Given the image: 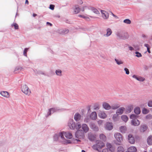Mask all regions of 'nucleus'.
<instances>
[{
	"instance_id": "nucleus-1",
	"label": "nucleus",
	"mask_w": 152,
	"mask_h": 152,
	"mask_svg": "<svg viewBox=\"0 0 152 152\" xmlns=\"http://www.w3.org/2000/svg\"><path fill=\"white\" fill-rule=\"evenodd\" d=\"M104 146L105 144L102 141L97 140L96 141V144L92 146V148L94 150L99 152L100 151L99 150L102 149Z\"/></svg>"
},
{
	"instance_id": "nucleus-2",
	"label": "nucleus",
	"mask_w": 152,
	"mask_h": 152,
	"mask_svg": "<svg viewBox=\"0 0 152 152\" xmlns=\"http://www.w3.org/2000/svg\"><path fill=\"white\" fill-rule=\"evenodd\" d=\"M64 132H62L56 133L53 136V141H54L58 142H61L59 140V137H60L62 140L63 138Z\"/></svg>"
},
{
	"instance_id": "nucleus-3",
	"label": "nucleus",
	"mask_w": 152,
	"mask_h": 152,
	"mask_svg": "<svg viewBox=\"0 0 152 152\" xmlns=\"http://www.w3.org/2000/svg\"><path fill=\"white\" fill-rule=\"evenodd\" d=\"M84 135V132L82 130H77L75 134V137L80 139H83Z\"/></svg>"
},
{
	"instance_id": "nucleus-4",
	"label": "nucleus",
	"mask_w": 152,
	"mask_h": 152,
	"mask_svg": "<svg viewBox=\"0 0 152 152\" xmlns=\"http://www.w3.org/2000/svg\"><path fill=\"white\" fill-rule=\"evenodd\" d=\"M21 90L26 95H29L31 93L30 90L26 85L21 86Z\"/></svg>"
},
{
	"instance_id": "nucleus-5",
	"label": "nucleus",
	"mask_w": 152,
	"mask_h": 152,
	"mask_svg": "<svg viewBox=\"0 0 152 152\" xmlns=\"http://www.w3.org/2000/svg\"><path fill=\"white\" fill-rule=\"evenodd\" d=\"M59 109L58 107L52 108L48 110V112L47 114L45 115V117H47L48 116H49L59 110Z\"/></svg>"
},
{
	"instance_id": "nucleus-6",
	"label": "nucleus",
	"mask_w": 152,
	"mask_h": 152,
	"mask_svg": "<svg viewBox=\"0 0 152 152\" xmlns=\"http://www.w3.org/2000/svg\"><path fill=\"white\" fill-rule=\"evenodd\" d=\"M75 123L73 120L72 119H69L68 122V126L71 129H75Z\"/></svg>"
},
{
	"instance_id": "nucleus-7",
	"label": "nucleus",
	"mask_w": 152,
	"mask_h": 152,
	"mask_svg": "<svg viewBox=\"0 0 152 152\" xmlns=\"http://www.w3.org/2000/svg\"><path fill=\"white\" fill-rule=\"evenodd\" d=\"M90 127L94 131L97 132L99 131L98 127L96 126L95 123L91 122L89 123Z\"/></svg>"
},
{
	"instance_id": "nucleus-8",
	"label": "nucleus",
	"mask_w": 152,
	"mask_h": 152,
	"mask_svg": "<svg viewBox=\"0 0 152 152\" xmlns=\"http://www.w3.org/2000/svg\"><path fill=\"white\" fill-rule=\"evenodd\" d=\"M114 137L117 141L121 142L122 140V135L119 133H116L114 134Z\"/></svg>"
},
{
	"instance_id": "nucleus-9",
	"label": "nucleus",
	"mask_w": 152,
	"mask_h": 152,
	"mask_svg": "<svg viewBox=\"0 0 152 152\" xmlns=\"http://www.w3.org/2000/svg\"><path fill=\"white\" fill-rule=\"evenodd\" d=\"M131 124L132 125L134 126H138L140 124V122L137 119H134L132 120Z\"/></svg>"
},
{
	"instance_id": "nucleus-10",
	"label": "nucleus",
	"mask_w": 152,
	"mask_h": 152,
	"mask_svg": "<svg viewBox=\"0 0 152 152\" xmlns=\"http://www.w3.org/2000/svg\"><path fill=\"white\" fill-rule=\"evenodd\" d=\"M128 140L129 143L133 144L135 142V140L134 137L132 134H129L128 136Z\"/></svg>"
},
{
	"instance_id": "nucleus-11",
	"label": "nucleus",
	"mask_w": 152,
	"mask_h": 152,
	"mask_svg": "<svg viewBox=\"0 0 152 152\" xmlns=\"http://www.w3.org/2000/svg\"><path fill=\"white\" fill-rule=\"evenodd\" d=\"M62 132H64L63 134V138L64 139V136H65L67 138L71 139L72 137V134L69 132H66L64 131H62Z\"/></svg>"
},
{
	"instance_id": "nucleus-12",
	"label": "nucleus",
	"mask_w": 152,
	"mask_h": 152,
	"mask_svg": "<svg viewBox=\"0 0 152 152\" xmlns=\"http://www.w3.org/2000/svg\"><path fill=\"white\" fill-rule=\"evenodd\" d=\"M102 14V17L104 19H107L109 17L108 13L105 11L103 10H101Z\"/></svg>"
},
{
	"instance_id": "nucleus-13",
	"label": "nucleus",
	"mask_w": 152,
	"mask_h": 152,
	"mask_svg": "<svg viewBox=\"0 0 152 152\" xmlns=\"http://www.w3.org/2000/svg\"><path fill=\"white\" fill-rule=\"evenodd\" d=\"M88 139L90 141H93L95 139L96 136L92 133L90 132L88 134Z\"/></svg>"
},
{
	"instance_id": "nucleus-14",
	"label": "nucleus",
	"mask_w": 152,
	"mask_h": 152,
	"mask_svg": "<svg viewBox=\"0 0 152 152\" xmlns=\"http://www.w3.org/2000/svg\"><path fill=\"white\" fill-rule=\"evenodd\" d=\"M82 128L83 131L85 133H86L88 132L89 128L88 126L86 124H83L82 125Z\"/></svg>"
},
{
	"instance_id": "nucleus-15",
	"label": "nucleus",
	"mask_w": 152,
	"mask_h": 152,
	"mask_svg": "<svg viewBox=\"0 0 152 152\" xmlns=\"http://www.w3.org/2000/svg\"><path fill=\"white\" fill-rule=\"evenodd\" d=\"M125 109L124 107H121L116 110V113H117L118 115H121L123 113Z\"/></svg>"
},
{
	"instance_id": "nucleus-16",
	"label": "nucleus",
	"mask_w": 152,
	"mask_h": 152,
	"mask_svg": "<svg viewBox=\"0 0 152 152\" xmlns=\"http://www.w3.org/2000/svg\"><path fill=\"white\" fill-rule=\"evenodd\" d=\"M103 107L106 110H109L111 109V106L106 102H104L102 104Z\"/></svg>"
},
{
	"instance_id": "nucleus-17",
	"label": "nucleus",
	"mask_w": 152,
	"mask_h": 152,
	"mask_svg": "<svg viewBox=\"0 0 152 152\" xmlns=\"http://www.w3.org/2000/svg\"><path fill=\"white\" fill-rule=\"evenodd\" d=\"M59 33L62 34H67L69 32V30L68 29L66 28H64L60 29L59 30Z\"/></svg>"
},
{
	"instance_id": "nucleus-18",
	"label": "nucleus",
	"mask_w": 152,
	"mask_h": 152,
	"mask_svg": "<svg viewBox=\"0 0 152 152\" xmlns=\"http://www.w3.org/2000/svg\"><path fill=\"white\" fill-rule=\"evenodd\" d=\"M90 118L92 120H95L97 118V114L95 112H92L90 115Z\"/></svg>"
},
{
	"instance_id": "nucleus-19",
	"label": "nucleus",
	"mask_w": 152,
	"mask_h": 152,
	"mask_svg": "<svg viewBox=\"0 0 152 152\" xmlns=\"http://www.w3.org/2000/svg\"><path fill=\"white\" fill-rule=\"evenodd\" d=\"M81 115L79 113H77L75 114L74 116V119L76 121H79L80 119Z\"/></svg>"
},
{
	"instance_id": "nucleus-20",
	"label": "nucleus",
	"mask_w": 152,
	"mask_h": 152,
	"mask_svg": "<svg viewBox=\"0 0 152 152\" xmlns=\"http://www.w3.org/2000/svg\"><path fill=\"white\" fill-rule=\"evenodd\" d=\"M105 128L106 129L108 130H112L113 128L112 123L110 122L107 123L106 124Z\"/></svg>"
},
{
	"instance_id": "nucleus-21",
	"label": "nucleus",
	"mask_w": 152,
	"mask_h": 152,
	"mask_svg": "<svg viewBox=\"0 0 152 152\" xmlns=\"http://www.w3.org/2000/svg\"><path fill=\"white\" fill-rule=\"evenodd\" d=\"M1 94L3 96L8 98L9 97V95L8 92L6 91H2L0 92Z\"/></svg>"
},
{
	"instance_id": "nucleus-22",
	"label": "nucleus",
	"mask_w": 152,
	"mask_h": 152,
	"mask_svg": "<svg viewBox=\"0 0 152 152\" xmlns=\"http://www.w3.org/2000/svg\"><path fill=\"white\" fill-rule=\"evenodd\" d=\"M75 8L74 9V12L75 14H77L80 11V9L78 5H75Z\"/></svg>"
},
{
	"instance_id": "nucleus-23",
	"label": "nucleus",
	"mask_w": 152,
	"mask_h": 152,
	"mask_svg": "<svg viewBox=\"0 0 152 152\" xmlns=\"http://www.w3.org/2000/svg\"><path fill=\"white\" fill-rule=\"evenodd\" d=\"M147 128L148 127L146 125H143L140 126V130L141 132H144L147 130Z\"/></svg>"
},
{
	"instance_id": "nucleus-24",
	"label": "nucleus",
	"mask_w": 152,
	"mask_h": 152,
	"mask_svg": "<svg viewBox=\"0 0 152 152\" xmlns=\"http://www.w3.org/2000/svg\"><path fill=\"white\" fill-rule=\"evenodd\" d=\"M127 151L129 152H136L137 149L134 146H131L128 149Z\"/></svg>"
},
{
	"instance_id": "nucleus-25",
	"label": "nucleus",
	"mask_w": 152,
	"mask_h": 152,
	"mask_svg": "<svg viewBox=\"0 0 152 152\" xmlns=\"http://www.w3.org/2000/svg\"><path fill=\"white\" fill-rule=\"evenodd\" d=\"M99 117L104 119L106 117L107 115L104 112H101L99 114Z\"/></svg>"
},
{
	"instance_id": "nucleus-26",
	"label": "nucleus",
	"mask_w": 152,
	"mask_h": 152,
	"mask_svg": "<svg viewBox=\"0 0 152 152\" xmlns=\"http://www.w3.org/2000/svg\"><path fill=\"white\" fill-rule=\"evenodd\" d=\"M119 129L121 132L123 133H125L127 130L125 126H121Z\"/></svg>"
},
{
	"instance_id": "nucleus-27",
	"label": "nucleus",
	"mask_w": 152,
	"mask_h": 152,
	"mask_svg": "<svg viewBox=\"0 0 152 152\" xmlns=\"http://www.w3.org/2000/svg\"><path fill=\"white\" fill-rule=\"evenodd\" d=\"M133 106L132 105L129 106L127 108L126 111V113H130L133 109Z\"/></svg>"
},
{
	"instance_id": "nucleus-28",
	"label": "nucleus",
	"mask_w": 152,
	"mask_h": 152,
	"mask_svg": "<svg viewBox=\"0 0 152 152\" xmlns=\"http://www.w3.org/2000/svg\"><path fill=\"white\" fill-rule=\"evenodd\" d=\"M134 112L136 114L138 115L140 114L141 111L140 108L138 107H137L134 109Z\"/></svg>"
},
{
	"instance_id": "nucleus-29",
	"label": "nucleus",
	"mask_w": 152,
	"mask_h": 152,
	"mask_svg": "<svg viewBox=\"0 0 152 152\" xmlns=\"http://www.w3.org/2000/svg\"><path fill=\"white\" fill-rule=\"evenodd\" d=\"M63 141H61L62 143L64 144H70L71 143V142L70 140H66L64 138V139H62Z\"/></svg>"
},
{
	"instance_id": "nucleus-30",
	"label": "nucleus",
	"mask_w": 152,
	"mask_h": 152,
	"mask_svg": "<svg viewBox=\"0 0 152 152\" xmlns=\"http://www.w3.org/2000/svg\"><path fill=\"white\" fill-rule=\"evenodd\" d=\"M112 31L110 28H108L107 29V34L104 35V36L108 37L110 36L112 34Z\"/></svg>"
},
{
	"instance_id": "nucleus-31",
	"label": "nucleus",
	"mask_w": 152,
	"mask_h": 152,
	"mask_svg": "<svg viewBox=\"0 0 152 152\" xmlns=\"http://www.w3.org/2000/svg\"><path fill=\"white\" fill-rule=\"evenodd\" d=\"M99 138L101 140L104 141H105L106 140V136L103 134H100Z\"/></svg>"
},
{
	"instance_id": "nucleus-32",
	"label": "nucleus",
	"mask_w": 152,
	"mask_h": 152,
	"mask_svg": "<svg viewBox=\"0 0 152 152\" xmlns=\"http://www.w3.org/2000/svg\"><path fill=\"white\" fill-rule=\"evenodd\" d=\"M121 119L124 121L125 122H126L128 119V118L127 116L126 115H123L121 116Z\"/></svg>"
},
{
	"instance_id": "nucleus-33",
	"label": "nucleus",
	"mask_w": 152,
	"mask_h": 152,
	"mask_svg": "<svg viewBox=\"0 0 152 152\" xmlns=\"http://www.w3.org/2000/svg\"><path fill=\"white\" fill-rule=\"evenodd\" d=\"M120 107V105L118 104H116L112 105L111 106V108L113 110H115L117 109Z\"/></svg>"
},
{
	"instance_id": "nucleus-34",
	"label": "nucleus",
	"mask_w": 152,
	"mask_h": 152,
	"mask_svg": "<svg viewBox=\"0 0 152 152\" xmlns=\"http://www.w3.org/2000/svg\"><path fill=\"white\" fill-rule=\"evenodd\" d=\"M147 142L149 145L152 144V136H151L148 137L147 139Z\"/></svg>"
},
{
	"instance_id": "nucleus-35",
	"label": "nucleus",
	"mask_w": 152,
	"mask_h": 152,
	"mask_svg": "<svg viewBox=\"0 0 152 152\" xmlns=\"http://www.w3.org/2000/svg\"><path fill=\"white\" fill-rule=\"evenodd\" d=\"M117 36L119 37L120 39H126V37H125L123 36V34L120 33L118 32L116 34Z\"/></svg>"
},
{
	"instance_id": "nucleus-36",
	"label": "nucleus",
	"mask_w": 152,
	"mask_h": 152,
	"mask_svg": "<svg viewBox=\"0 0 152 152\" xmlns=\"http://www.w3.org/2000/svg\"><path fill=\"white\" fill-rule=\"evenodd\" d=\"M55 73L58 76H62V71L60 69H57L56 70Z\"/></svg>"
},
{
	"instance_id": "nucleus-37",
	"label": "nucleus",
	"mask_w": 152,
	"mask_h": 152,
	"mask_svg": "<svg viewBox=\"0 0 152 152\" xmlns=\"http://www.w3.org/2000/svg\"><path fill=\"white\" fill-rule=\"evenodd\" d=\"M81 126L80 123L79 122H77L75 124V129H79Z\"/></svg>"
},
{
	"instance_id": "nucleus-38",
	"label": "nucleus",
	"mask_w": 152,
	"mask_h": 152,
	"mask_svg": "<svg viewBox=\"0 0 152 152\" xmlns=\"http://www.w3.org/2000/svg\"><path fill=\"white\" fill-rule=\"evenodd\" d=\"M115 61L116 62V64L118 65L123 64V62L121 60H119L116 58L115 59Z\"/></svg>"
},
{
	"instance_id": "nucleus-39",
	"label": "nucleus",
	"mask_w": 152,
	"mask_h": 152,
	"mask_svg": "<svg viewBox=\"0 0 152 152\" xmlns=\"http://www.w3.org/2000/svg\"><path fill=\"white\" fill-rule=\"evenodd\" d=\"M91 10L94 13L98 14H99V11L96 8L94 7H91Z\"/></svg>"
},
{
	"instance_id": "nucleus-40",
	"label": "nucleus",
	"mask_w": 152,
	"mask_h": 152,
	"mask_svg": "<svg viewBox=\"0 0 152 152\" xmlns=\"http://www.w3.org/2000/svg\"><path fill=\"white\" fill-rule=\"evenodd\" d=\"M124 150L122 146H119L117 148V152H124Z\"/></svg>"
},
{
	"instance_id": "nucleus-41",
	"label": "nucleus",
	"mask_w": 152,
	"mask_h": 152,
	"mask_svg": "<svg viewBox=\"0 0 152 152\" xmlns=\"http://www.w3.org/2000/svg\"><path fill=\"white\" fill-rule=\"evenodd\" d=\"M106 146L107 147V149H110L113 152V149L112 145L110 143H107Z\"/></svg>"
},
{
	"instance_id": "nucleus-42",
	"label": "nucleus",
	"mask_w": 152,
	"mask_h": 152,
	"mask_svg": "<svg viewBox=\"0 0 152 152\" xmlns=\"http://www.w3.org/2000/svg\"><path fill=\"white\" fill-rule=\"evenodd\" d=\"M149 112V110L145 108H143L142 110V113L144 114H146Z\"/></svg>"
},
{
	"instance_id": "nucleus-43",
	"label": "nucleus",
	"mask_w": 152,
	"mask_h": 152,
	"mask_svg": "<svg viewBox=\"0 0 152 152\" xmlns=\"http://www.w3.org/2000/svg\"><path fill=\"white\" fill-rule=\"evenodd\" d=\"M28 48H26L24 49L23 52V55L26 57H27V53L28 50Z\"/></svg>"
},
{
	"instance_id": "nucleus-44",
	"label": "nucleus",
	"mask_w": 152,
	"mask_h": 152,
	"mask_svg": "<svg viewBox=\"0 0 152 152\" xmlns=\"http://www.w3.org/2000/svg\"><path fill=\"white\" fill-rule=\"evenodd\" d=\"M94 109L95 110H98L99 108V104L97 103H95L94 106Z\"/></svg>"
},
{
	"instance_id": "nucleus-45",
	"label": "nucleus",
	"mask_w": 152,
	"mask_h": 152,
	"mask_svg": "<svg viewBox=\"0 0 152 152\" xmlns=\"http://www.w3.org/2000/svg\"><path fill=\"white\" fill-rule=\"evenodd\" d=\"M123 22L127 24H130L131 23V21L129 19H126L124 20Z\"/></svg>"
},
{
	"instance_id": "nucleus-46",
	"label": "nucleus",
	"mask_w": 152,
	"mask_h": 152,
	"mask_svg": "<svg viewBox=\"0 0 152 152\" xmlns=\"http://www.w3.org/2000/svg\"><path fill=\"white\" fill-rule=\"evenodd\" d=\"M145 80V78L141 76L138 77V78L137 80L140 82H143Z\"/></svg>"
},
{
	"instance_id": "nucleus-47",
	"label": "nucleus",
	"mask_w": 152,
	"mask_h": 152,
	"mask_svg": "<svg viewBox=\"0 0 152 152\" xmlns=\"http://www.w3.org/2000/svg\"><path fill=\"white\" fill-rule=\"evenodd\" d=\"M12 26H14L15 27V29H18L19 28V26L18 24L16 23H13L12 25Z\"/></svg>"
},
{
	"instance_id": "nucleus-48",
	"label": "nucleus",
	"mask_w": 152,
	"mask_h": 152,
	"mask_svg": "<svg viewBox=\"0 0 152 152\" xmlns=\"http://www.w3.org/2000/svg\"><path fill=\"white\" fill-rule=\"evenodd\" d=\"M137 116L134 114L131 115H130V118L132 119V120L134 119H137Z\"/></svg>"
},
{
	"instance_id": "nucleus-49",
	"label": "nucleus",
	"mask_w": 152,
	"mask_h": 152,
	"mask_svg": "<svg viewBox=\"0 0 152 152\" xmlns=\"http://www.w3.org/2000/svg\"><path fill=\"white\" fill-rule=\"evenodd\" d=\"M146 119L150 120L152 119V115L150 114L147 115L145 117Z\"/></svg>"
},
{
	"instance_id": "nucleus-50",
	"label": "nucleus",
	"mask_w": 152,
	"mask_h": 152,
	"mask_svg": "<svg viewBox=\"0 0 152 152\" xmlns=\"http://www.w3.org/2000/svg\"><path fill=\"white\" fill-rule=\"evenodd\" d=\"M135 53L136 54L135 55L137 57H141L142 56V55L141 53L138 51H136L135 52Z\"/></svg>"
},
{
	"instance_id": "nucleus-51",
	"label": "nucleus",
	"mask_w": 152,
	"mask_h": 152,
	"mask_svg": "<svg viewBox=\"0 0 152 152\" xmlns=\"http://www.w3.org/2000/svg\"><path fill=\"white\" fill-rule=\"evenodd\" d=\"M102 152H113V151L110 149L105 148L102 150Z\"/></svg>"
},
{
	"instance_id": "nucleus-52",
	"label": "nucleus",
	"mask_w": 152,
	"mask_h": 152,
	"mask_svg": "<svg viewBox=\"0 0 152 152\" xmlns=\"http://www.w3.org/2000/svg\"><path fill=\"white\" fill-rule=\"evenodd\" d=\"M19 68H18V66H17L16 67L14 70V72L15 73H18V72H20L19 71Z\"/></svg>"
},
{
	"instance_id": "nucleus-53",
	"label": "nucleus",
	"mask_w": 152,
	"mask_h": 152,
	"mask_svg": "<svg viewBox=\"0 0 152 152\" xmlns=\"http://www.w3.org/2000/svg\"><path fill=\"white\" fill-rule=\"evenodd\" d=\"M118 115L116 113L113 115V120L114 121H115L116 119H117V118Z\"/></svg>"
},
{
	"instance_id": "nucleus-54",
	"label": "nucleus",
	"mask_w": 152,
	"mask_h": 152,
	"mask_svg": "<svg viewBox=\"0 0 152 152\" xmlns=\"http://www.w3.org/2000/svg\"><path fill=\"white\" fill-rule=\"evenodd\" d=\"M124 70L126 72V74L128 75L129 73V69L126 68H124Z\"/></svg>"
},
{
	"instance_id": "nucleus-55",
	"label": "nucleus",
	"mask_w": 152,
	"mask_h": 152,
	"mask_svg": "<svg viewBox=\"0 0 152 152\" xmlns=\"http://www.w3.org/2000/svg\"><path fill=\"white\" fill-rule=\"evenodd\" d=\"M148 105L149 107H152V101H150L148 102Z\"/></svg>"
},
{
	"instance_id": "nucleus-56",
	"label": "nucleus",
	"mask_w": 152,
	"mask_h": 152,
	"mask_svg": "<svg viewBox=\"0 0 152 152\" xmlns=\"http://www.w3.org/2000/svg\"><path fill=\"white\" fill-rule=\"evenodd\" d=\"M54 7L55 6L54 5L50 4V5L49 8L52 10H53L54 9Z\"/></svg>"
},
{
	"instance_id": "nucleus-57",
	"label": "nucleus",
	"mask_w": 152,
	"mask_h": 152,
	"mask_svg": "<svg viewBox=\"0 0 152 152\" xmlns=\"http://www.w3.org/2000/svg\"><path fill=\"white\" fill-rule=\"evenodd\" d=\"M132 77L133 78L137 80L138 78V77H137L136 75H134L132 76Z\"/></svg>"
},
{
	"instance_id": "nucleus-58",
	"label": "nucleus",
	"mask_w": 152,
	"mask_h": 152,
	"mask_svg": "<svg viewBox=\"0 0 152 152\" xmlns=\"http://www.w3.org/2000/svg\"><path fill=\"white\" fill-rule=\"evenodd\" d=\"M79 17H82V18H87V17H86L84 15H79L78 16Z\"/></svg>"
},
{
	"instance_id": "nucleus-59",
	"label": "nucleus",
	"mask_w": 152,
	"mask_h": 152,
	"mask_svg": "<svg viewBox=\"0 0 152 152\" xmlns=\"http://www.w3.org/2000/svg\"><path fill=\"white\" fill-rule=\"evenodd\" d=\"M144 46L146 47L147 48H149L150 47L149 45L148 44H144Z\"/></svg>"
},
{
	"instance_id": "nucleus-60",
	"label": "nucleus",
	"mask_w": 152,
	"mask_h": 152,
	"mask_svg": "<svg viewBox=\"0 0 152 152\" xmlns=\"http://www.w3.org/2000/svg\"><path fill=\"white\" fill-rule=\"evenodd\" d=\"M129 50L132 51L134 50V48L132 46H129Z\"/></svg>"
},
{
	"instance_id": "nucleus-61",
	"label": "nucleus",
	"mask_w": 152,
	"mask_h": 152,
	"mask_svg": "<svg viewBox=\"0 0 152 152\" xmlns=\"http://www.w3.org/2000/svg\"><path fill=\"white\" fill-rule=\"evenodd\" d=\"M46 24L47 25H49L50 26H51L52 25V24L51 23L49 22H47Z\"/></svg>"
},
{
	"instance_id": "nucleus-62",
	"label": "nucleus",
	"mask_w": 152,
	"mask_h": 152,
	"mask_svg": "<svg viewBox=\"0 0 152 152\" xmlns=\"http://www.w3.org/2000/svg\"><path fill=\"white\" fill-rule=\"evenodd\" d=\"M147 51L149 53H151V51L150 50V47L149 48H147Z\"/></svg>"
},
{
	"instance_id": "nucleus-63",
	"label": "nucleus",
	"mask_w": 152,
	"mask_h": 152,
	"mask_svg": "<svg viewBox=\"0 0 152 152\" xmlns=\"http://www.w3.org/2000/svg\"><path fill=\"white\" fill-rule=\"evenodd\" d=\"M98 122L99 124H102V121L101 120H100V121H98Z\"/></svg>"
},
{
	"instance_id": "nucleus-64",
	"label": "nucleus",
	"mask_w": 152,
	"mask_h": 152,
	"mask_svg": "<svg viewBox=\"0 0 152 152\" xmlns=\"http://www.w3.org/2000/svg\"><path fill=\"white\" fill-rule=\"evenodd\" d=\"M78 3L79 4H81L83 3V2L81 0H79V2H78Z\"/></svg>"
}]
</instances>
